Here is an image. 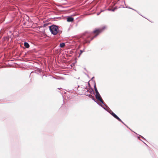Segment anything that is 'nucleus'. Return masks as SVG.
<instances>
[{
    "label": "nucleus",
    "instance_id": "1",
    "mask_svg": "<svg viewBox=\"0 0 158 158\" xmlns=\"http://www.w3.org/2000/svg\"><path fill=\"white\" fill-rule=\"evenodd\" d=\"M49 29L51 33L54 35H56L59 31L58 27L55 25L50 26Z\"/></svg>",
    "mask_w": 158,
    "mask_h": 158
},
{
    "label": "nucleus",
    "instance_id": "2",
    "mask_svg": "<svg viewBox=\"0 0 158 158\" xmlns=\"http://www.w3.org/2000/svg\"><path fill=\"white\" fill-rule=\"evenodd\" d=\"M95 97L97 99H98L102 103L106 106L105 104L104 103L103 100H102V98L101 97L99 93L96 94L95 95Z\"/></svg>",
    "mask_w": 158,
    "mask_h": 158
},
{
    "label": "nucleus",
    "instance_id": "3",
    "mask_svg": "<svg viewBox=\"0 0 158 158\" xmlns=\"http://www.w3.org/2000/svg\"><path fill=\"white\" fill-rule=\"evenodd\" d=\"M102 31V30L101 29H97L94 31V32L95 34H97V35H96L95 36H94L93 38H92L91 39V40H92L94 37H95L98 33L101 32Z\"/></svg>",
    "mask_w": 158,
    "mask_h": 158
},
{
    "label": "nucleus",
    "instance_id": "4",
    "mask_svg": "<svg viewBox=\"0 0 158 158\" xmlns=\"http://www.w3.org/2000/svg\"><path fill=\"white\" fill-rule=\"evenodd\" d=\"M111 115L115 118L118 119V121H120L122 122H122V121L121 120V119L118 116L116 115L114 113L112 112V114Z\"/></svg>",
    "mask_w": 158,
    "mask_h": 158
},
{
    "label": "nucleus",
    "instance_id": "5",
    "mask_svg": "<svg viewBox=\"0 0 158 158\" xmlns=\"http://www.w3.org/2000/svg\"><path fill=\"white\" fill-rule=\"evenodd\" d=\"M73 18L71 17H68L67 18V21L68 22H73Z\"/></svg>",
    "mask_w": 158,
    "mask_h": 158
},
{
    "label": "nucleus",
    "instance_id": "6",
    "mask_svg": "<svg viewBox=\"0 0 158 158\" xmlns=\"http://www.w3.org/2000/svg\"><path fill=\"white\" fill-rule=\"evenodd\" d=\"M24 45L27 48H28L29 47V44L27 42L24 43Z\"/></svg>",
    "mask_w": 158,
    "mask_h": 158
},
{
    "label": "nucleus",
    "instance_id": "7",
    "mask_svg": "<svg viewBox=\"0 0 158 158\" xmlns=\"http://www.w3.org/2000/svg\"><path fill=\"white\" fill-rule=\"evenodd\" d=\"M84 91L85 92L87 91L88 93V92H89L90 93H91L92 92V90L91 89H89V90H88L87 89H85Z\"/></svg>",
    "mask_w": 158,
    "mask_h": 158
},
{
    "label": "nucleus",
    "instance_id": "8",
    "mask_svg": "<svg viewBox=\"0 0 158 158\" xmlns=\"http://www.w3.org/2000/svg\"><path fill=\"white\" fill-rule=\"evenodd\" d=\"M65 46V44L64 43H62L60 44V46L61 48L64 47Z\"/></svg>",
    "mask_w": 158,
    "mask_h": 158
},
{
    "label": "nucleus",
    "instance_id": "9",
    "mask_svg": "<svg viewBox=\"0 0 158 158\" xmlns=\"http://www.w3.org/2000/svg\"><path fill=\"white\" fill-rule=\"evenodd\" d=\"M94 87V89H95V91L96 94L98 93H98V90L96 87L95 85Z\"/></svg>",
    "mask_w": 158,
    "mask_h": 158
},
{
    "label": "nucleus",
    "instance_id": "10",
    "mask_svg": "<svg viewBox=\"0 0 158 158\" xmlns=\"http://www.w3.org/2000/svg\"><path fill=\"white\" fill-rule=\"evenodd\" d=\"M108 112L111 114H112V112H113V111H111V110H110L109 111H108Z\"/></svg>",
    "mask_w": 158,
    "mask_h": 158
},
{
    "label": "nucleus",
    "instance_id": "11",
    "mask_svg": "<svg viewBox=\"0 0 158 158\" xmlns=\"http://www.w3.org/2000/svg\"><path fill=\"white\" fill-rule=\"evenodd\" d=\"M84 51H82V50H81L80 51V55H81V54Z\"/></svg>",
    "mask_w": 158,
    "mask_h": 158
},
{
    "label": "nucleus",
    "instance_id": "12",
    "mask_svg": "<svg viewBox=\"0 0 158 158\" xmlns=\"http://www.w3.org/2000/svg\"><path fill=\"white\" fill-rule=\"evenodd\" d=\"M102 107H103L104 109H105V107H103L102 105L101 104H99Z\"/></svg>",
    "mask_w": 158,
    "mask_h": 158
},
{
    "label": "nucleus",
    "instance_id": "13",
    "mask_svg": "<svg viewBox=\"0 0 158 158\" xmlns=\"http://www.w3.org/2000/svg\"><path fill=\"white\" fill-rule=\"evenodd\" d=\"M85 94L86 95H90V94H89L88 93H85Z\"/></svg>",
    "mask_w": 158,
    "mask_h": 158
},
{
    "label": "nucleus",
    "instance_id": "14",
    "mask_svg": "<svg viewBox=\"0 0 158 158\" xmlns=\"http://www.w3.org/2000/svg\"><path fill=\"white\" fill-rule=\"evenodd\" d=\"M114 10H115V9H114L111 10V11H114Z\"/></svg>",
    "mask_w": 158,
    "mask_h": 158
},
{
    "label": "nucleus",
    "instance_id": "15",
    "mask_svg": "<svg viewBox=\"0 0 158 158\" xmlns=\"http://www.w3.org/2000/svg\"><path fill=\"white\" fill-rule=\"evenodd\" d=\"M108 10H111V9H108Z\"/></svg>",
    "mask_w": 158,
    "mask_h": 158
},
{
    "label": "nucleus",
    "instance_id": "16",
    "mask_svg": "<svg viewBox=\"0 0 158 158\" xmlns=\"http://www.w3.org/2000/svg\"><path fill=\"white\" fill-rule=\"evenodd\" d=\"M99 14V13H97V15H98Z\"/></svg>",
    "mask_w": 158,
    "mask_h": 158
},
{
    "label": "nucleus",
    "instance_id": "17",
    "mask_svg": "<svg viewBox=\"0 0 158 158\" xmlns=\"http://www.w3.org/2000/svg\"><path fill=\"white\" fill-rule=\"evenodd\" d=\"M105 28V27H103V29H104Z\"/></svg>",
    "mask_w": 158,
    "mask_h": 158
}]
</instances>
